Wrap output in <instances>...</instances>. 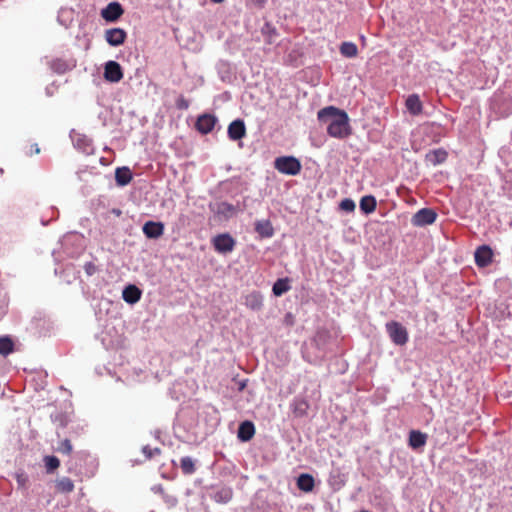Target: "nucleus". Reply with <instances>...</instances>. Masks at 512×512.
I'll return each instance as SVG.
<instances>
[{
  "instance_id": "obj_32",
  "label": "nucleus",
  "mask_w": 512,
  "mask_h": 512,
  "mask_svg": "<svg viewBox=\"0 0 512 512\" xmlns=\"http://www.w3.org/2000/svg\"><path fill=\"white\" fill-rule=\"evenodd\" d=\"M261 34L265 37L268 44H273L275 39L279 36L276 27L269 21H266L260 29Z\"/></svg>"
},
{
  "instance_id": "obj_48",
  "label": "nucleus",
  "mask_w": 512,
  "mask_h": 512,
  "mask_svg": "<svg viewBox=\"0 0 512 512\" xmlns=\"http://www.w3.org/2000/svg\"><path fill=\"white\" fill-rule=\"evenodd\" d=\"M160 434H161V431H160V430H155V432H154V437H155L156 439H159V438H160Z\"/></svg>"
},
{
  "instance_id": "obj_24",
  "label": "nucleus",
  "mask_w": 512,
  "mask_h": 512,
  "mask_svg": "<svg viewBox=\"0 0 512 512\" xmlns=\"http://www.w3.org/2000/svg\"><path fill=\"white\" fill-rule=\"evenodd\" d=\"M345 481V475L339 468H335L330 472L328 484L333 490H340L345 485Z\"/></svg>"
},
{
  "instance_id": "obj_26",
  "label": "nucleus",
  "mask_w": 512,
  "mask_h": 512,
  "mask_svg": "<svg viewBox=\"0 0 512 512\" xmlns=\"http://www.w3.org/2000/svg\"><path fill=\"white\" fill-rule=\"evenodd\" d=\"M245 305L253 311H260L263 307L262 294L257 291L251 292L245 297Z\"/></svg>"
},
{
  "instance_id": "obj_33",
  "label": "nucleus",
  "mask_w": 512,
  "mask_h": 512,
  "mask_svg": "<svg viewBox=\"0 0 512 512\" xmlns=\"http://www.w3.org/2000/svg\"><path fill=\"white\" fill-rule=\"evenodd\" d=\"M339 50L341 55L346 58H354L358 54L357 45L353 42H342Z\"/></svg>"
},
{
  "instance_id": "obj_46",
  "label": "nucleus",
  "mask_w": 512,
  "mask_h": 512,
  "mask_svg": "<svg viewBox=\"0 0 512 512\" xmlns=\"http://www.w3.org/2000/svg\"><path fill=\"white\" fill-rule=\"evenodd\" d=\"M32 150L34 151L35 154L40 153V148L38 147V144H34L32 146Z\"/></svg>"
},
{
  "instance_id": "obj_14",
  "label": "nucleus",
  "mask_w": 512,
  "mask_h": 512,
  "mask_svg": "<svg viewBox=\"0 0 512 512\" xmlns=\"http://www.w3.org/2000/svg\"><path fill=\"white\" fill-rule=\"evenodd\" d=\"M127 38V33L122 28H110L105 31V40L110 46L122 45Z\"/></svg>"
},
{
  "instance_id": "obj_20",
  "label": "nucleus",
  "mask_w": 512,
  "mask_h": 512,
  "mask_svg": "<svg viewBox=\"0 0 512 512\" xmlns=\"http://www.w3.org/2000/svg\"><path fill=\"white\" fill-rule=\"evenodd\" d=\"M217 74L222 82L231 83L233 80V70L228 61L220 60L216 64Z\"/></svg>"
},
{
  "instance_id": "obj_38",
  "label": "nucleus",
  "mask_w": 512,
  "mask_h": 512,
  "mask_svg": "<svg viewBox=\"0 0 512 512\" xmlns=\"http://www.w3.org/2000/svg\"><path fill=\"white\" fill-rule=\"evenodd\" d=\"M355 207V202L350 198L343 199L339 204V208L347 213L353 212L355 210Z\"/></svg>"
},
{
  "instance_id": "obj_10",
  "label": "nucleus",
  "mask_w": 512,
  "mask_h": 512,
  "mask_svg": "<svg viewBox=\"0 0 512 512\" xmlns=\"http://www.w3.org/2000/svg\"><path fill=\"white\" fill-rule=\"evenodd\" d=\"M124 14V9L122 5L113 1L110 2L105 8L101 10L102 18L107 22H116L120 19V17Z\"/></svg>"
},
{
  "instance_id": "obj_8",
  "label": "nucleus",
  "mask_w": 512,
  "mask_h": 512,
  "mask_svg": "<svg viewBox=\"0 0 512 512\" xmlns=\"http://www.w3.org/2000/svg\"><path fill=\"white\" fill-rule=\"evenodd\" d=\"M49 68L56 74H64L76 67L74 58H55L47 62Z\"/></svg>"
},
{
  "instance_id": "obj_16",
  "label": "nucleus",
  "mask_w": 512,
  "mask_h": 512,
  "mask_svg": "<svg viewBox=\"0 0 512 512\" xmlns=\"http://www.w3.org/2000/svg\"><path fill=\"white\" fill-rule=\"evenodd\" d=\"M142 296V290L135 284H128L122 291L123 300L130 305L138 303Z\"/></svg>"
},
{
  "instance_id": "obj_17",
  "label": "nucleus",
  "mask_w": 512,
  "mask_h": 512,
  "mask_svg": "<svg viewBox=\"0 0 512 512\" xmlns=\"http://www.w3.org/2000/svg\"><path fill=\"white\" fill-rule=\"evenodd\" d=\"M255 435V425L250 420H245L241 422L238 426L237 430V438L241 442L250 441Z\"/></svg>"
},
{
  "instance_id": "obj_4",
  "label": "nucleus",
  "mask_w": 512,
  "mask_h": 512,
  "mask_svg": "<svg viewBox=\"0 0 512 512\" xmlns=\"http://www.w3.org/2000/svg\"><path fill=\"white\" fill-rule=\"evenodd\" d=\"M208 208L210 212L221 220H229L237 212V207L226 201L210 202Z\"/></svg>"
},
{
  "instance_id": "obj_34",
  "label": "nucleus",
  "mask_w": 512,
  "mask_h": 512,
  "mask_svg": "<svg viewBox=\"0 0 512 512\" xmlns=\"http://www.w3.org/2000/svg\"><path fill=\"white\" fill-rule=\"evenodd\" d=\"M180 468L185 475H192L195 471V461L190 456H185L180 459Z\"/></svg>"
},
{
  "instance_id": "obj_29",
  "label": "nucleus",
  "mask_w": 512,
  "mask_h": 512,
  "mask_svg": "<svg viewBox=\"0 0 512 512\" xmlns=\"http://www.w3.org/2000/svg\"><path fill=\"white\" fill-rule=\"evenodd\" d=\"M407 110L412 115H419L422 112L423 106L417 94H411L407 97L405 102Z\"/></svg>"
},
{
  "instance_id": "obj_21",
  "label": "nucleus",
  "mask_w": 512,
  "mask_h": 512,
  "mask_svg": "<svg viewBox=\"0 0 512 512\" xmlns=\"http://www.w3.org/2000/svg\"><path fill=\"white\" fill-rule=\"evenodd\" d=\"M151 491L155 494H160L163 502L169 509L175 507L178 504V499L176 495L170 494L167 491H165L161 484L152 486Z\"/></svg>"
},
{
  "instance_id": "obj_44",
  "label": "nucleus",
  "mask_w": 512,
  "mask_h": 512,
  "mask_svg": "<svg viewBox=\"0 0 512 512\" xmlns=\"http://www.w3.org/2000/svg\"><path fill=\"white\" fill-rule=\"evenodd\" d=\"M252 5L257 8H263L265 4L267 3V0H250Z\"/></svg>"
},
{
  "instance_id": "obj_13",
  "label": "nucleus",
  "mask_w": 512,
  "mask_h": 512,
  "mask_svg": "<svg viewBox=\"0 0 512 512\" xmlns=\"http://www.w3.org/2000/svg\"><path fill=\"white\" fill-rule=\"evenodd\" d=\"M492 257L493 251L488 245L479 246L474 253L475 263L482 268L487 267L492 262Z\"/></svg>"
},
{
  "instance_id": "obj_42",
  "label": "nucleus",
  "mask_w": 512,
  "mask_h": 512,
  "mask_svg": "<svg viewBox=\"0 0 512 512\" xmlns=\"http://www.w3.org/2000/svg\"><path fill=\"white\" fill-rule=\"evenodd\" d=\"M84 270L88 276H92L98 271V268L93 262H86L84 264Z\"/></svg>"
},
{
  "instance_id": "obj_11",
  "label": "nucleus",
  "mask_w": 512,
  "mask_h": 512,
  "mask_svg": "<svg viewBox=\"0 0 512 512\" xmlns=\"http://www.w3.org/2000/svg\"><path fill=\"white\" fill-rule=\"evenodd\" d=\"M164 224L160 221H147L142 227L143 234L148 239H158L164 234Z\"/></svg>"
},
{
  "instance_id": "obj_1",
  "label": "nucleus",
  "mask_w": 512,
  "mask_h": 512,
  "mask_svg": "<svg viewBox=\"0 0 512 512\" xmlns=\"http://www.w3.org/2000/svg\"><path fill=\"white\" fill-rule=\"evenodd\" d=\"M317 119L327 126V134L336 139H345L352 134L350 119L346 111L327 106L317 113Z\"/></svg>"
},
{
  "instance_id": "obj_18",
  "label": "nucleus",
  "mask_w": 512,
  "mask_h": 512,
  "mask_svg": "<svg viewBox=\"0 0 512 512\" xmlns=\"http://www.w3.org/2000/svg\"><path fill=\"white\" fill-rule=\"evenodd\" d=\"M254 230L261 239L271 238L274 236V228L269 219L256 220L254 223Z\"/></svg>"
},
{
  "instance_id": "obj_12",
  "label": "nucleus",
  "mask_w": 512,
  "mask_h": 512,
  "mask_svg": "<svg viewBox=\"0 0 512 512\" xmlns=\"http://www.w3.org/2000/svg\"><path fill=\"white\" fill-rule=\"evenodd\" d=\"M217 121L216 116L212 114H203L197 118L195 127L201 134L206 135L214 129Z\"/></svg>"
},
{
  "instance_id": "obj_45",
  "label": "nucleus",
  "mask_w": 512,
  "mask_h": 512,
  "mask_svg": "<svg viewBox=\"0 0 512 512\" xmlns=\"http://www.w3.org/2000/svg\"><path fill=\"white\" fill-rule=\"evenodd\" d=\"M247 383H248V379H242V380H239V381L237 382V385H238L237 390H238L239 392H242V391L246 388Z\"/></svg>"
},
{
  "instance_id": "obj_2",
  "label": "nucleus",
  "mask_w": 512,
  "mask_h": 512,
  "mask_svg": "<svg viewBox=\"0 0 512 512\" xmlns=\"http://www.w3.org/2000/svg\"><path fill=\"white\" fill-rule=\"evenodd\" d=\"M274 167L282 174L295 176L300 173L302 165L300 160L294 156H280L275 159Z\"/></svg>"
},
{
  "instance_id": "obj_49",
  "label": "nucleus",
  "mask_w": 512,
  "mask_h": 512,
  "mask_svg": "<svg viewBox=\"0 0 512 512\" xmlns=\"http://www.w3.org/2000/svg\"><path fill=\"white\" fill-rule=\"evenodd\" d=\"M41 223L43 226H46V225H48L49 221L42 218Z\"/></svg>"
},
{
  "instance_id": "obj_40",
  "label": "nucleus",
  "mask_w": 512,
  "mask_h": 512,
  "mask_svg": "<svg viewBox=\"0 0 512 512\" xmlns=\"http://www.w3.org/2000/svg\"><path fill=\"white\" fill-rule=\"evenodd\" d=\"M57 451L63 454H70L72 452V444L69 439L62 440L58 447Z\"/></svg>"
},
{
  "instance_id": "obj_15",
  "label": "nucleus",
  "mask_w": 512,
  "mask_h": 512,
  "mask_svg": "<svg viewBox=\"0 0 512 512\" xmlns=\"http://www.w3.org/2000/svg\"><path fill=\"white\" fill-rule=\"evenodd\" d=\"M227 134L230 140H241L246 135V126L242 119L233 120L227 129Z\"/></svg>"
},
{
  "instance_id": "obj_51",
  "label": "nucleus",
  "mask_w": 512,
  "mask_h": 512,
  "mask_svg": "<svg viewBox=\"0 0 512 512\" xmlns=\"http://www.w3.org/2000/svg\"><path fill=\"white\" fill-rule=\"evenodd\" d=\"M52 213L55 214L56 216L58 215V211H55L53 208L51 209Z\"/></svg>"
},
{
  "instance_id": "obj_47",
  "label": "nucleus",
  "mask_w": 512,
  "mask_h": 512,
  "mask_svg": "<svg viewBox=\"0 0 512 512\" xmlns=\"http://www.w3.org/2000/svg\"><path fill=\"white\" fill-rule=\"evenodd\" d=\"M112 213L115 214L116 216H120L122 212L120 209L115 208L112 210Z\"/></svg>"
},
{
  "instance_id": "obj_39",
  "label": "nucleus",
  "mask_w": 512,
  "mask_h": 512,
  "mask_svg": "<svg viewBox=\"0 0 512 512\" xmlns=\"http://www.w3.org/2000/svg\"><path fill=\"white\" fill-rule=\"evenodd\" d=\"M142 453L144 454L147 460H150L156 455H159L161 453V449L157 447L151 448L149 445H145L142 447Z\"/></svg>"
},
{
  "instance_id": "obj_3",
  "label": "nucleus",
  "mask_w": 512,
  "mask_h": 512,
  "mask_svg": "<svg viewBox=\"0 0 512 512\" xmlns=\"http://www.w3.org/2000/svg\"><path fill=\"white\" fill-rule=\"evenodd\" d=\"M385 328L391 341L395 345L403 346L408 342V331L401 323L390 321L386 323Z\"/></svg>"
},
{
  "instance_id": "obj_50",
  "label": "nucleus",
  "mask_w": 512,
  "mask_h": 512,
  "mask_svg": "<svg viewBox=\"0 0 512 512\" xmlns=\"http://www.w3.org/2000/svg\"><path fill=\"white\" fill-rule=\"evenodd\" d=\"M211 1H212V2H214V3H221V2H223L224 0H211Z\"/></svg>"
},
{
  "instance_id": "obj_23",
  "label": "nucleus",
  "mask_w": 512,
  "mask_h": 512,
  "mask_svg": "<svg viewBox=\"0 0 512 512\" xmlns=\"http://www.w3.org/2000/svg\"><path fill=\"white\" fill-rule=\"evenodd\" d=\"M211 499L217 503L226 504L233 497V490L230 487H220L210 494Z\"/></svg>"
},
{
  "instance_id": "obj_28",
  "label": "nucleus",
  "mask_w": 512,
  "mask_h": 512,
  "mask_svg": "<svg viewBox=\"0 0 512 512\" xmlns=\"http://www.w3.org/2000/svg\"><path fill=\"white\" fill-rule=\"evenodd\" d=\"M314 478L311 474L302 473L297 478V487L303 492H311L314 488Z\"/></svg>"
},
{
  "instance_id": "obj_5",
  "label": "nucleus",
  "mask_w": 512,
  "mask_h": 512,
  "mask_svg": "<svg viewBox=\"0 0 512 512\" xmlns=\"http://www.w3.org/2000/svg\"><path fill=\"white\" fill-rule=\"evenodd\" d=\"M73 146L80 152L91 155L94 153L93 141L85 134L77 133L74 129L70 132Z\"/></svg>"
},
{
  "instance_id": "obj_6",
  "label": "nucleus",
  "mask_w": 512,
  "mask_h": 512,
  "mask_svg": "<svg viewBox=\"0 0 512 512\" xmlns=\"http://www.w3.org/2000/svg\"><path fill=\"white\" fill-rule=\"evenodd\" d=\"M212 244L218 253L228 254L234 250L236 241L229 233H222L213 237Z\"/></svg>"
},
{
  "instance_id": "obj_7",
  "label": "nucleus",
  "mask_w": 512,
  "mask_h": 512,
  "mask_svg": "<svg viewBox=\"0 0 512 512\" xmlns=\"http://www.w3.org/2000/svg\"><path fill=\"white\" fill-rule=\"evenodd\" d=\"M437 219V213L431 208L418 210L411 218V224L415 227H425L433 224Z\"/></svg>"
},
{
  "instance_id": "obj_27",
  "label": "nucleus",
  "mask_w": 512,
  "mask_h": 512,
  "mask_svg": "<svg viewBox=\"0 0 512 512\" xmlns=\"http://www.w3.org/2000/svg\"><path fill=\"white\" fill-rule=\"evenodd\" d=\"M427 435L419 430H412L409 434V446L413 449H420L425 446Z\"/></svg>"
},
{
  "instance_id": "obj_19",
  "label": "nucleus",
  "mask_w": 512,
  "mask_h": 512,
  "mask_svg": "<svg viewBox=\"0 0 512 512\" xmlns=\"http://www.w3.org/2000/svg\"><path fill=\"white\" fill-rule=\"evenodd\" d=\"M290 409L295 417L302 418L307 416L309 403L305 398L297 396L292 400Z\"/></svg>"
},
{
  "instance_id": "obj_36",
  "label": "nucleus",
  "mask_w": 512,
  "mask_h": 512,
  "mask_svg": "<svg viewBox=\"0 0 512 512\" xmlns=\"http://www.w3.org/2000/svg\"><path fill=\"white\" fill-rule=\"evenodd\" d=\"M56 488L62 493H70L74 490V483L70 478L62 477L61 479L57 480Z\"/></svg>"
},
{
  "instance_id": "obj_9",
  "label": "nucleus",
  "mask_w": 512,
  "mask_h": 512,
  "mask_svg": "<svg viewBox=\"0 0 512 512\" xmlns=\"http://www.w3.org/2000/svg\"><path fill=\"white\" fill-rule=\"evenodd\" d=\"M103 77L108 82L118 83L123 78L121 65L114 60H109L105 63Z\"/></svg>"
},
{
  "instance_id": "obj_41",
  "label": "nucleus",
  "mask_w": 512,
  "mask_h": 512,
  "mask_svg": "<svg viewBox=\"0 0 512 512\" xmlns=\"http://www.w3.org/2000/svg\"><path fill=\"white\" fill-rule=\"evenodd\" d=\"M327 333L326 332H318L317 335L315 336L314 338V342L317 346L318 349H323L325 343H326V338H327Z\"/></svg>"
},
{
  "instance_id": "obj_22",
  "label": "nucleus",
  "mask_w": 512,
  "mask_h": 512,
  "mask_svg": "<svg viewBox=\"0 0 512 512\" xmlns=\"http://www.w3.org/2000/svg\"><path fill=\"white\" fill-rule=\"evenodd\" d=\"M447 157L448 153L443 148L431 150L425 155L426 161L432 164L433 166H437L444 163L447 160Z\"/></svg>"
},
{
  "instance_id": "obj_35",
  "label": "nucleus",
  "mask_w": 512,
  "mask_h": 512,
  "mask_svg": "<svg viewBox=\"0 0 512 512\" xmlns=\"http://www.w3.org/2000/svg\"><path fill=\"white\" fill-rule=\"evenodd\" d=\"M14 343L9 336L0 337V355L7 356L13 352Z\"/></svg>"
},
{
  "instance_id": "obj_31",
  "label": "nucleus",
  "mask_w": 512,
  "mask_h": 512,
  "mask_svg": "<svg viewBox=\"0 0 512 512\" xmlns=\"http://www.w3.org/2000/svg\"><path fill=\"white\" fill-rule=\"evenodd\" d=\"M291 289L290 279L288 277L279 278L272 286V292L276 297H280Z\"/></svg>"
},
{
  "instance_id": "obj_37",
  "label": "nucleus",
  "mask_w": 512,
  "mask_h": 512,
  "mask_svg": "<svg viewBox=\"0 0 512 512\" xmlns=\"http://www.w3.org/2000/svg\"><path fill=\"white\" fill-rule=\"evenodd\" d=\"M44 464L47 473H52L59 467L60 461L56 456L49 455L44 457Z\"/></svg>"
},
{
  "instance_id": "obj_25",
  "label": "nucleus",
  "mask_w": 512,
  "mask_h": 512,
  "mask_svg": "<svg viewBox=\"0 0 512 512\" xmlns=\"http://www.w3.org/2000/svg\"><path fill=\"white\" fill-rule=\"evenodd\" d=\"M133 178L131 170L126 167H118L115 170V181L118 186L124 187L128 185Z\"/></svg>"
},
{
  "instance_id": "obj_30",
  "label": "nucleus",
  "mask_w": 512,
  "mask_h": 512,
  "mask_svg": "<svg viewBox=\"0 0 512 512\" xmlns=\"http://www.w3.org/2000/svg\"><path fill=\"white\" fill-rule=\"evenodd\" d=\"M359 207L364 214H371L376 210L377 200L373 195H365L360 199Z\"/></svg>"
},
{
  "instance_id": "obj_43",
  "label": "nucleus",
  "mask_w": 512,
  "mask_h": 512,
  "mask_svg": "<svg viewBox=\"0 0 512 512\" xmlns=\"http://www.w3.org/2000/svg\"><path fill=\"white\" fill-rule=\"evenodd\" d=\"M176 107L180 110H187L189 108V101L185 99L183 96H180L176 100Z\"/></svg>"
}]
</instances>
